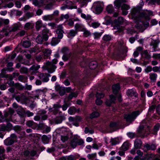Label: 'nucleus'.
Returning <instances> with one entry per match:
<instances>
[{"instance_id": "4", "label": "nucleus", "mask_w": 160, "mask_h": 160, "mask_svg": "<svg viewBox=\"0 0 160 160\" xmlns=\"http://www.w3.org/2000/svg\"><path fill=\"white\" fill-rule=\"evenodd\" d=\"M131 15L133 18L139 20L140 16V9L134 8L133 9L132 11Z\"/></svg>"}, {"instance_id": "46", "label": "nucleus", "mask_w": 160, "mask_h": 160, "mask_svg": "<svg viewBox=\"0 0 160 160\" xmlns=\"http://www.w3.org/2000/svg\"><path fill=\"white\" fill-rule=\"evenodd\" d=\"M113 8L112 5H109L107 7V10L108 12L111 13L113 11Z\"/></svg>"}, {"instance_id": "20", "label": "nucleus", "mask_w": 160, "mask_h": 160, "mask_svg": "<svg viewBox=\"0 0 160 160\" xmlns=\"http://www.w3.org/2000/svg\"><path fill=\"white\" fill-rule=\"evenodd\" d=\"M8 36V32L4 29H2L0 32V40L5 37Z\"/></svg>"}, {"instance_id": "51", "label": "nucleus", "mask_w": 160, "mask_h": 160, "mask_svg": "<svg viewBox=\"0 0 160 160\" xmlns=\"http://www.w3.org/2000/svg\"><path fill=\"white\" fill-rule=\"evenodd\" d=\"M95 39H98L101 36L102 34L98 32H95L93 33Z\"/></svg>"}, {"instance_id": "15", "label": "nucleus", "mask_w": 160, "mask_h": 160, "mask_svg": "<svg viewBox=\"0 0 160 160\" xmlns=\"http://www.w3.org/2000/svg\"><path fill=\"white\" fill-rule=\"evenodd\" d=\"M148 160H160V156L151 154L148 155Z\"/></svg>"}, {"instance_id": "25", "label": "nucleus", "mask_w": 160, "mask_h": 160, "mask_svg": "<svg viewBox=\"0 0 160 160\" xmlns=\"http://www.w3.org/2000/svg\"><path fill=\"white\" fill-rule=\"evenodd\" d=\"M117 127L118 125L117 123L116 122L111 123L110 125V127L112 130L110 132H112L115 130L117 129Z\"/></svg>"}, {"instance_id": "34", "label": "nucleus", "mask_w": 160, "mask_h": 160, "mask_svg": "<svg viewBox=\"0 0 160 160\" xmlns=\"http://www.w3.org/2000/svg\"><path fill=\"white\" fill-rule=\"evenodd\" d=\"M142 54L145 58L148 59H150L151 58L150 55L149 54L147 50L144 51L142 52Z\"/></svg>"}, {"instance_id": "58", "label": "nucleus", "mask_w": 160, "mask_h": 160, "mask_svg": "<svg viewBox=\"0 0 160 160\" xmlns=\"http://www.w3.org/2000/svg\"><path fill=\"white\" fill-rule=\"evenodd\" d=\"M84 132L85 133H88L89 132L90 134H92L94 132V131L92 129L89 130L88 128L86 127L85 128Z\"/></svg>"}, {"instance_id": "42", "label": "nucleus", "mask_w": 160, "mask_h": 160, "mask_svg": "<svg viewBox=\"0 0 160 160\" xmlns=\"http://www.w3.org/2000/svg\"><path fill=\"white\" fill-rule=\"evenodd\" d=\"M99 113L97 112H92L90 116V117L91 118H96L99 116Z\"/></svg>"}, {"instance_id": "38", "label": "nucleus", "mask_w": 160, "mask_h": 160, "mask_svg": "<svg viewBox=\"0 0 160 160\" xmlns=\"http://www.w3.org/2000/svg\"><path fill=\"white\" fill-rule=\"evenodd\" d=\"M40 68V66L38 65H33L30 68V69L33 71V72H36Z\"/></svg>"}, {"instance_id": "7", "label": "nucleus", "mask_w": 160, "mask_h": 160, "mask_svg": "<svg viewBox=\"0 0 160 160\" xmlns=\"http://www.w3.org/2000/svg\"><path fill=\"white\" fill-rule=\"evenodd\" d=\"M96 95L97 99L96 101V103L97 105H100L102 104V102L100 98H103L104 97V94L102 93L97 92Z\"/></svg>"}, {"instance_id": "47", "label": "nucleus", "mask_w": 160, "mask_h": 160, "mask_svg": "<svg viewBox=\"0 0 160 160\" xmlns=\"http://www.w3.org/2000/svg\"><path fill=\"white\" fill-rule=\"evenodd\" d=\"M77 145H82L84 143V141L83 139L80 138H79L77 137Z\"/></svg>"}, {"instance_id": "22", "label": "nucleus", "mask_w": 160, "mask_h": 160, "mask_svg": "<svg viewBox=\"0 0 160 160\" xmlns=\"http://www.w3.org/2000/svg\"><path fill=\"white\" fill-rule=\"evenodd\" d=\"M125 0H117L114 2V5L116 8H119L121 6V3L123 2H126Z\"/></svg>"}, {"instance_id": "16", "label": "nucleus", "mask_w": 160, "mask_h": 160, "mask_svg": "<svg viewBox=\"0 0 160 160\" xmlns=\"http://www.w3.org/2000/svg\"><path fill=\"white\" fill-rule=\"evenodd\" d=\"M120 88V86L118 83L113 85L112 86V89L114 94H116Z\"/></svg>"}, {"instance_id": "40", "label": "nucleus", "mask_w": 160, "mask_h": 160, "mask_svg": "<svg viewBox=\"0 0 160 160\" xmlns=\"http://www.w3.org/2000/svg\"><path fill=\"white\" fill-rule=\"evenodd\" d=\"M43 52L45 56H48L50 55L52 52L49 49H45L44 50H43Z\"/></svg>"}, {"instance_id": "64", "label": "nucleus", "mask_w": 160, "mask_h": 160, "mask_svg": "<svg viewBox=\"0 0 160 160\" xmlns=\"http://www.w3.org/2000/svg\"><path fill=\"white\" fill-rule=\"evenodd\" d=\"M152 58L156 59H160V53H153Z\"/></svg>"}, {"instance_id": "17", "label": "nucleus", "mask_w": 160, "mask_h": 160, "mask_svg": "<svg viewBox=\"0 0 160 160\" xmlns=\"http://www.w3.org/2000/svg\"><path fill=\"white\" fill-rule=\"evenodd\" d=\"M19 29V27L17 25H15L12 27H11L9 28V29H7L3 28L2 29H4L5 30L8 31V34H9V32H15L17 30Z\"/></svg>"}, {"instance_id": "59", "label": "nucleus", "mask_w": 160, "mask_h": 160, "mask_svg": "<svg viewBox=\"0 0 160 160\" xmlns=\"http://www.w3.org/2000/svg\"><path fill=\"white\" fill-rule=\"evenodd\" d=\"M48 138L46 135H43L42 137V140L44 142H47L48 141Z\"/></svg>"}, {"instance_id": "1", "label": "nucleus", "mask_w": 160, "mask_h": 160, "mask_svg": "<svg viewBox=\"0 0 160 160\" xmlns=\"http://www.w3.org/2000/svg\"><path fill=\"white\" fill-rule=\"evenodd\" d=\"M140 113L138 111H137L133 112L131 114L125 115L124 116V118L127 122H132L136 118Z\"/></svg>"}, {"instance_id": "33", "label": "nucleus", "mask_w": 160, "mask_h": 160, "mask_svg": "<svg viewBox=\"0 0 160 160\" xmlns=\"http://www.w3.org/2000/svg\"><path fill=\"white\" fill-rule=\"evenodd\" d=\"M90 0H77L78 2L81 3L80 6L81 7H82L84 6H86L87 4V2L90 1Z\"/></svg>"}, {"instance_id": "35", "label": "nucleus", "mask_w": 160, "mask_h": 160, "mask_svg": "<svg viewBox=\"0 0 160 160\" xmlns=\"http://www.w3.org/2000/svg\"><path fill=\"white\" fill-rule=\"evenodd\" d=\"M81 17L87 21H90L92 19L91 16L89 15H86L84 13H82Z\"/></svg>"}, {"instance_id": "9", "label": "nucleus", "mask_w": 160, "mask_h": 160, "mask_svg": "<svg viewBox=\"0 0 160 160\" xmlns=\"http://www.w3.org/2000/svg\"><path fill=\"white\" fill-rule=\"evenodd\" d=\"M110 100H107L106 102V104L108 106H110L111 104L114 102V101L116 100V97L113 95H111L110 96Z\"/></svg>"}, {"instance_id": "19", "label": "nucleus", "mask_w": 160, "mask_h": 160, "mask_svg": "<svg viewBox=\"0 0 160 160\" xmlns=\"http://www.w3.org/2000/svg\"><path fill=\"white\" fill-rule=\"evenodd\" d=\"M62 27L61 26L60 28L58 29L56 31V32L58 34V37L59 39L62 38L63 36V34L64 32L62 29Z\"/></svg>"}, {"instance_id": "56", "label": "nucleus", "mask_w": 160, "mask_h": 160, "mask_svg": "<svg viewBox=\"0 0 160 160\" xmlns=\"http://www.w3.org/2000/svg\"><path fill=\"white\" fill-rule=\"evenodd\" d=\"M14 86L20 90H22L23 89L24 87L19 83H16L15 84Z\"/></svg>"}, {"instance_id": "36", "label": "nucleus", "mask_w": 160, "mask_h": 160, "mask_svg": "<svg viewBox=\"0 0 160 160\" xmlns=\"http://www.w3.org/2000/svg\"><path fill=\"white\" fill-rule=\"evenodd\" d=\"M129 143L128 142H124L122 146V148L124 151L127 150L129 147Z\"/></svg>"}, {"instance_id": "23", "label": "nucleus", "mask_w": 160, "mask_h": 160, "mask_svg": "<svg viewBox=\"0 0 160 160\" xmlns=\"http://www.w3.org/2000/svg\"><path fill=\"white\" fill-rule=\"evenodd\" d=\"M76 140L77 137H74L71 140L70 145L73 148H75L77 145Z\"/></svg>"}, {"instance_id": "55", "label": "nucleus", "mask_w": 160, "mask_h": 160, "mask_svg": "<svg viewBox=\"0 0 160 160\" xmlns=\"http://www.w3.org/2000/svg\"><path fill=\"white\" fill-rule=\"evenodd\" d=\"M20 72L22 73H26L28 72V69L25 67H22L21 68Z\"/></svg>"}, {"instance_id": "24", "label": "nucleus", "mask_w": 160, "mask_h": 160, "mask_svg": "<svg viewBox=\"0 0 160 160\" xmlns=\"http://www.w3.org/2000/svg\"><path fill=\"white\" fill-rule=\"evenodd\" d=\"M82 121V118L80 116H78L75 117V122H73L72 124L76 127L79 126L78 122H81Z\"/></svg>"}, {"instance_id": "48", "label": "nucleus", "mask_w": 160, "mask_h": 160, "mask_svg": "<svg viewBox=\"0 0 160 160\" xmlns=\"http://www.w3.org/2000/svg\"><path fill=\"white\" fill-rule=\"evenodd\" d=\"M129 6L126 4H123L121 7V9L122 10H127L130 9Z\"/></svg>"}, {"instance_id": "12", "label": "nucleus", "mask_w": 160, "mask_h": 160, "mask_svg": "<svg viewBox=\"0 0 160 160\" xmlns=\"http://www.w3.org/2000/svg\"><path fill=\"white\" fill-rule=\"evenodd\" d=\"M46 111L44 110H41L38 112V114L41 117L43 120H45L47 118V115L46 114Z\"/></svg>"}, {"instance_id": "29", "label": "nucleus", "mask_w": 160, "mask_h": 160, "mask_svg": "<svg viewBox=\"0 0 160 160\" xmlns=\"http://www.w3.org/2000/svg\"><path fill=\"white\" fill-rule=\"evenodd\" d=\"M110 142L112 145H116L119 143V139L118 138H111L110 141Z\"/></svg>"}, {"instance_id": "27", "label": "nucleus", "mask_w": 160, "mask_h": 160, "mask_svg": "<svg viewBox=\"0 0 160 160\" xmlns=\"http://www.w3.org/2000/svg\"><path fill=\"white\" fill-rule=\"evenodd\" d=\"M9 23V21L8 19H0V27L2 26L3 24L8 25Z\"/></svg>"}, {"instance_id": "43", "label": "nucleus", "mask_w": 160, "mask_h": 160, "mask_svg": "<svg viewBox=\"0 0 160 160\" xmlns=\"http://www.w3.org/2000/svg\"><path fill=\"white\" fill-rule=\"evenodd\" d=\"M31 45V42L29 41H24L22 43V46L25 48H28Z\"/></svg>"}, {"instance_id": "21", "label": "nucleus", "mask_w": 160, "mask_h": 160, "mask_svg": "<svg viewBox=\"0 0 160 160\" xmlns=\"http://www.w3.org/2000/svg\"><path fill=\"white\" fill-rule=\"evenodd\" d=\"M15 141L14 139L8 138L4 141V143L6 145H11Z\"/></svg>"}, {"instance_id": "41", "label": "nucleus", "mask_w": 160, "mask_h": 160, "mask_svg": "<svg viewBox=\"0 0 160 160\" xmlns=\"http://www.w3.org/2000/svg\"><path fill=\"white\" fill-rule=\"evenodd\" d=\"M65 119V117L62 116L56 120V123L57 124H59L62 122V121Z\"/></svg>"}, {"instance_id": "6", "label": "nucleus", "mask_w": 160, "mask_h": 160, "mask_svg": "<svg viewBox=\"0 0 160 160\" xmlns=\"http://www.w3.org/2000/svg\"><path fill=\"white\" fill-rule=\"evenodd\" d=\"M93 7L97 13H100L102 11V7L100 3L98 2L94 3Z\"/></svg>"}, {"instance_id": "18", "label": "nucleus", "mask_w": 160, "mask_h": 160, "mask_svg": "<svg viewBox=\"0 0 160 160\" xmlns=\"http://www.w3.org/2000/svg\"><path fill=\"white\" fill-rule=\"evenodd\" d=\"M149 78L152 82H155L156 80L158 77L157 74L154 73H151L149 74Z\"/></svg>"}, {"instance_id": "60", "label": "nucleus", "mask_w": 160, "mask_h": 160, "mask_svg": "<svg viewBox=\"0 0 160 160\" xmlns=\"http://www.w3.org/2000/svg\"><path fill=\"white\" fill-rule=\"evenodd\" d=\"M152 67L150 66H148L144 70L145 72L147 73L152 71Z\"/></svg>"}, {"instance_id": "8", "label": "nucleus", "mask_w": 160, "mask_h": 160, "mask_svg": "<svg viewBox=\"0 0 160 160\" xmlns=\"http://www.w3.org/2000/svg\"><path fill=\"white\" fill-rule=\"evenodd\" d=\"M42 36L43 38V39L45 41H47L48 39V34L51 35V33L49 31L48 29L45 28L42 31Z\"/></svg>"}, {"instance_id": "62", "label": "nucleus", "mask_w": 160, "mask_h": 160, "mask_svg": "<svg viewBox=\"0 0 160 160\" xmlns=\"http://www.w3.org/2000/svg\"><path fill=\"white\" fill-rule=\"evenodd\" d=\"M100 25V24L98 22H93L92 23V26L94 28H96L98 27Z\"/></svg>"}, {"instance_id": "2", "label": "nucleus", "mask_w": 160, "mask_h": 160, "mask_svg": "<svg viewBox=\"0 0 160 160\" xmlns=\"http://www.w3.org/2000/svg\"><path fill=\"white\" fill-rule=\"evenodd\" d=\"M58 60L56 59H54L52 62H48L46 63V67L47 68L49 69L51 68V70H49L48 72L49 73H52L54 71V69L56 68V66L53 64H56L57 63Z\"/></svg>"}, {"instance_id": "57", "label": "nucleus", "mask_w": 160, "mask_h": 160, "mask_svg": "<svg viewBox=\"0 0 160 160\" xmlns=\"http://www.w3.org/2000/svg\"><path fill=\"white\" fill-rule=\"evenodd\" d=\"M46 3V2L45 0H40L39 1V7L42 6Z\"/></svg>"}, {"instance_id": "52", "label": "nucleus", "mask_w": 160, "mask_h": 160, "mask_svg": "<svg viewBox=\"0 0 160 160\" xmlns=\"http://www.w3.org/2000/svg\"><path fill=\"white\" fill-rule=\"evenodd\" d=\"M32 26V23L30 22H28L26 23L24 26V28L25 29L28 30L30 29Z\"/></svg>"}, {"instance_id": "26", "label": "nucleus", "mask_w": 160, "mask_h": 160, "mask_svg": "<svg viewBox=\"0 0 160 160\" xmlns=\"http://www.w3.org/2000/svg\"><path fill=\"white\" fill-rule=\"evenodd\" d=\"M97 63L95 61L91 62L89 64V67L91 69H94L97 67Z\"/></svg>"}, {"instance_id": "39", "label": "nucleus", "mask_w": 160, "mask_h": 160, "mask_svg": "<svg viewBox=\"0 0 160 160\" xmlns=\"http://www.w3.org/2000/svg\"><path fill=\"white\" fill-rule=\"evenodd\" d=\"M82 32H83V35L85 37H88L91 35V33L90 32L87 30L85 28Z\"/></svg>"}, {"instance_id": "3", "label": "nucleus", "mask_w": 160, "mask_h": 160, "mask_svg": "<svg viewBox=\"0 0 160 160\" xmlns=\"http://www.w3.org/2000/svg\"><path fill=\"white\" fill-rule=\"evenodd\" d=\"M62 52L64 54L62 57V59L64 61H67L71 56V53L67 48L65 47L62 49Z\"/></svg>"}, {"instance_id": "30", "label": "nucleus", "mask_w": 160, "mask_h": 160, "mask_svg": "<svg viewBox=\"0 0 160 160\" xmlns=\"http://www.w3.org/2000/svg\"><path fill=\"white\" fill-rule=\"evenodd\" d=\"M60 41V40H58V38H53L52 39L51 43L52 46H55L58 44Z\"/></svg>"}, {"instance_id": "14", "label": "nucleus", "mask_w": 160, "mask_h": 160, "mask_svg": "<svg viewBox=\"0 0 160 160\" xmlns=\"http://www.w3.org/2000/svg\"><path fill=\"white\" fill-rule=\"evenodd\" d=\"M85 28L84 26L81 24L76 23L75 25V29L77 31H82Z\"/></svg>"}, {"instance_id": "45", "label": "nucleus", "mask_w": 160, "mask_h": 160, "mask_svg": "<svg viewBox=\"0 0 160 160\" xmlns=\"http://www.w3.org/2000/svg\"><path fill=\"white\" fill-rule=\"evenodd\" d=\"M77 33V31L75 29V30L72 29L70 30L69 34L71 37H73L75 36Z\"/></svg>"}, {"instance_id": "11", "label": "nucleus", "mask_w": 160, "mask_h": 160, "mask_svg": "<svg viewBox=\"0 0 160 160\" xmlns=\"http://www.w3.org/2000/svg\"><path fill=\"white\" fill-rule=\"evenodd\" d=\"M42 27H44L42 21L39 20L37 21L35 23V27L37 31H39Z\"/></svg>"}, {"instance_id": "37", "label": "nucleus", "mask_w": 160, "mask_h": 160, "mask_svg": "<svg viewBox=\"0 0 160 160\" xmlns=\"http://www.w3.org/2000/svg\"><path fill=\"white\" fill-rule=\"evenodd\" d=\"M78 94L77 92H72L68 96L69 99H71L73 98H76L77 97Z\"/></svg>"}, {"instance_id": "53", "label": "nucleus", "mask_w": 160, "mask_h": 160, "mask_svg": "<svg viewBox=\"0 0 160 160\" xmlns=\"http://www.w3.org/2000/svg\"><path fill=\"white\" fill-rule=\"evenodd\" d=\"M68 113L70 114H73L75 113V109L74 108H70L68 110Z\"/></svg>"}, {"instance_id": "31", "label": "nucleus", "mask_w": 160, "mask_h": 160, "mask_svg": "<svg viewBox=\"0 0 160 160\" xmlns=\"http://www.w3.org/2000/svg\"><path fill=\"white\" fill-rule=\"evenodd\" d=\"M44 39L41 35H38L36 38V42L38 44H41L43 42Z\"/></svg>"}, {"instance_id": "32", "label": "nucleus", "mask_w": 160, "mask_h": 160, "mask_svg": "<svg viewBox=\"0 0 160 160\" xmlns=\"http://www.w3.org/2000/svg\"><path fill=\"white\" fill-rule=\"evenodd\" d=\"M144 148H147L148 150H154L156 148V146L154 144H152L151 145H150L148 144H147L144 146Z\"/></svg>"}, {"instance_id": "50", "label": "nucleus", "mask_w": 160, "mask_h": 160, "mask_svg": "<svg viewBox=\"0 0 160 160\" xmlns=\"http://www.w3.org/2000/svg\"><path fill=\"white\" fill-rule=\"evenodd\" d=\"M97 155L96 153H93L90 154H88L87 155V157L89 159H92L93 158H95Z\"/></svg>"}, {"instance_id": "63", "label": "nucleus", "mask_w": 160, "mask_h": 160, "mask_svg": "<svg viewBox=\"0 0 160 160\" xmlns=\"http://www.w3.org/2000/svg\"><path fill=\"white\" fill-rule=\"evenodd\" d=\"M67 160H73L75 158V157L73 155H70L66 157Z\"/></svg>"}, {"instance_id": "49", "label": "nucleus", "mask_w": 160, "mask_h": 160, "mask_svg": "<svg viewBox=\"0 0 160 160\" xmlns=\"http://www.w3.org/2000/svg\"><path fill=\"white\" fill-rule=\"evenodd\" d=\"M68 139V137L67 135L61 136V140L63 142L66 141Z\"/></svg>"}, {"instance_id": "61", "label": "nucleus", "mask_w": 160, "mask_h": 160, "mask_svg": "<svg viewBox=\"0 0 160 160\" xmlns=\"http://www.w3.org/2000/svg\"><path fill=\"white\" fill-rule=\"evenodd\" d=\"M23 94H22L20 95H18L15 97V98L16 100L18 102H20L22 99V97L23 96Z\"/></svg>"}, {"instance_id": "44", "label": "nucleus", "mask_w": 160, "mask_h": 160, "mask_svg": "<svg viewBox=\"0 0 160 160\" xmlns=\"http://www.w3.org/2000/svg\"><path fill=\"white\" fill-rule=\"evenodd\" d=\"M13 65V63L12 62H9L7 64V66L8 67V68L7 70L10 71H12L13 70V69L12 68H11V67H12Z\"/></svg>"}, {"instance_id": "5", "label": "nucleus", "mask_w": 160, "mask_h": 160, "mask_svg": "<svg viewBox=\"0 0 160 160\" xmlns=\"http://www.w3.org/2000/svg\"><path fill=\"white\" fill-rule=\"evenodd\" d=\"M38 76L39 78L44 82H48L49 79L48 77L49 76H50V75L49 76L46 73H42L40 72L38 74Z\"/></svg>"}, {"instance_id": "13", "label": "nucleus", "mask_w": 160, "mask_h": 160, "mask_svg": "<svg viewBox=\"0 0 160 160\" xmlns=\"http://www.w3.org/2000/svg\"><path fill=\"white\" fill-rule=\"evenodd\" d=\"M142 145L141 141L139 139H137L134 142V147L136 149H139L141 148Z\"/></svg>"}, {"instance_id": "28", "label": "nucleus", "mask_w": 160, "mask_h": 160, "mask_svg": "<svg viewBox=\"0 0 160 160\" xmlns=\"http://www.w3.org/2000/svg\"><path fill=\"white\" fill-rule=\"evenodd\" d=\"M54 17L52 14L45 15L43 17V20L46 21L51 20Z\"/></svg>"}, {"instance_id": "10", "label": "nucleus", "mask_w": 160, "mask_h": 160, "mask_svg": "<svg viewBox=\"0 0 160 160\" xmlns=\"http://www.w3.org/2000/svg\"><path fill=\"white\" fill-rule=\"evenodd\" d=\"M12 125L10 123H8L6 126L3 125L0 126V131H9V129L12 128Z\"/></svg>"}, {"instance_id": "54", "label": "nucleus", "mask_w": 160, "mask_h": 160, "mask_svg": "<svg viewBox=\"0 0 160 160\" xmlns=\"http://www.w3.org/2000/svg\"><path fill=\"white\" fill-rule=\"evenodd\" d=\"M103 39L105 41H108L111 39V37L108 35H105L103 37Z\"/></svg>"}]
</instances>
